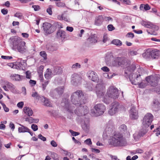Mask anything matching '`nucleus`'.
<instances>
[{"mask_svg": "<svg viewBox=\"0 0 160 160\" xmlns=\"http://www.w3.org/2000/svg\"><path fill=\"white\" fill-rule=\"evenodd\" d=\"M141 24L145 27L150 28H155L156 26L152 22L148 21H142Z\"/></svg>", "mask_w": 160, "mask_h": 160, "instance_id": "412c9836", "label": "nucleus"}, {"mask_svg": "<svg viewBox=\"0 0 160 160\" xmlns=\"http://www.w3.org/2000/svg\"><path fill=\"white\" fill-rule=\"evenodd\" d=\"M132 84H138L139 87L140 88H143L144 87L146 86V84L144 83L143 82L139 83V82H136V81H135V82H132Z\"/></svg>", "mask_w": 160, "mask_h": 160, "instance_id": "58836bf2", "label": "nucleus"}, {"mask_svg": "<svg viewBox=\"0 0 160 160\" xmlns=\"http://www.w3.org/2000/svg\"><path fill=\"white\" fill-rule=\"evenodd\" d=\"M14 16L19 19H21L22 17V14L19 12H17L15 14Z\"/></svg>", "mask_w": 160, "mask_h": 160, "instance_id": "49530a36", "label": "nucleus"}, {"mask_svg": "<svg viewBox=\"0 0 160 160\" xmlns=\"http://www.w3.org/2000/svg\"><path fill=\"white\" fill-rule=\"evenodd\" d=\"M12 39L13 50L17 51L21 53H23L27 50V47L25 46V42L22 41L19 38H13Z\"/></svg>", "mask_w": 160, "mask_h": 160, "instance_id": "f03ea898", "label": "nucleus"}, {"mask_svg": "<svg viewBox=\"0 0 160 160\" xmlns=\"http://www.w3.org/2000/svg\"><path fill=\"white\" fill-rule=\"evenodd\" d=\"M158 75H154L147 77L146 79L152 86L154 87L158 84Z\"/></svg>", "mask_w": 160, "mask_h": 160, "instance_id": "9d476101", "label": "nucleus"}, {"mask_svg": "<svg viewBox=\"0 0 160 160\" xmlns=\"http://www.w3.org/2000/svg\"><path fill=\"white\" fill-rule=\"evenodd\" d=\"M52 158L55 160H58V155L55 153H53L51 154Z\"/></svg>", "mask_w": 160, "mask_h": 160, "instance_id": "3c124183", "label": "nucleus"}, {"mask_svg": "<svg viewBox=\"0 0 160 160\" xmlns=\"http://www.w3.org/2000/svg\"><path fill=\"white\" fill-rule=\"evenodd\" d=\"M42 28L45 35H48L53 32L56 29V28L51 23L45 22L43 23Z\"/></svg>", "mask_w": 160, "mask_h": 160, "instance_id": "423d86ee", "label": "nucleus"}, {"mask_svg": "<svg viewBox=\"0 0 160 160\" xmlns=\"http://www.w3.org/2000/svg\"><path fill=\"white\" fill-rule=\"evenodd\" d=\"M107 95L108 97L114 99H117L119 96V91L115 87L112 86L110 87L107 92Z\"/></svg>", "mask_w": 160, "mask_h": 160, "instance_id": "39448f33", "label": "nucleus"}, {"mask_svg": "<svg viewBox=\"0 0 160 160\" xmlns=\"http://www.w3.org/2000/svg\"><path fill=\"white\" fill-rule=\"evenodd\" d=\"M142 57L145 59H148L151 57L150 54V51H146L144 53L142 54Z\"/></svg>", "mask_w": 160, "mask_h": 160, "instance_id": "e433bc0d", "label": "nucleus"}, {"mask_svg": "<svg viewBox=\"0 0 160 160\" xmlns=\"http://www.w3.org/2000/svg\"><path fill=\"white\" fill-rule=\"evenodd\" d=\"M81 78L77 74H73L71 77V82L75 85H78L80 83Z\"/></svg>", "mask_w": 160, "mask_h": 160, "instance_id": "4468645a", "label": "nucleus"}, {"mask_svg": "<svg viewBox=\"0 0 160 160\" xmlns=\"http://www.w3.org/2000/svg\"><path fill=\"white\" fill-rule=\"evenodd\" d=\"M130 117L132 119H137L138 118V112L134 106H132L129 112Z\"/></svg>", "mask_w": 160, "mask_h": 160, "instance_id": "2eb2a0df", "label": "nucleus"}, {"mask_svg": "<svg viewBox=\"0 0 160 160\" xmlns=\"http://www.w3.org/2000/svg\"><path fill=\"white\" fill-rule=\"evenodd\" d=\"M57 36L58 38H61L64 39L66 37L65 32L62 30H59L57 33Z\"/></svg>", "mask_w": 160, "mask_h": 160, "instance_id": "7c9ffc66", "label": "nucleus"}, {"mask_svg": "<svg viewBox=\"0 0 160 160\" xmlns=\"http://www.w3.org/2000/svg\"><path fill=\"white\" fill-rule=\"evenodd\" d=\"M80 64L78 63H76L72 65V69H76L78 67L80 68Z\"/></svg>", "mask_w": 160, "mask_h": 160, "instance_id": "13d9d810", "label": "nucleus"}, {"mask_svg": "<svg viewBox=\"0 0 160 160\" xmlns=\"http://www.w3.org/2000/svg\"><path fill=\"white\" fill-rule=\"evenodd\" d=\"M24 105L23 102H18L17 104V106L19 108H22L23 107Z\"/></svg>", "mask_w": 160, "mask_h": 160, "instance_id": "338daca9", "label": "nucleus"}, {"mask_svg": "<svg viewBox=\"0 0 160 160\" xmlns=\"http://www.w3.org/2000/svg\"><path fill=\"white\" fill-rule=\"evenodd\" d=\"M32 96L35 98L36 99H38L40 100H41V99L42 98L41 97H42L41 96L36 92H33L32 94Z\"/></svg>", "mask_w": 160, "mask_h": 160, "instance_id": "473e14b6", "label": "nucleus"}, {"mask_svg": "<svg viewBox=\"0 0 160 160\" xmlns=\"http://www.w3.org/2000/svg\"><path fill=\"white\" fill-rule=\"evenodd\" d=\"M23 110L25 113L28 116H32L33 113V111L31 108L27 107L23 108Z\"/></svg>", "mask_w": 160, "mask_h": 160, "instance_id": "5701e85b", "label": "nucleus"}, {"mask_svg": "<svg viewBox=\"0 0 160 160\" xmlns=\"http://www.w3.org/2000/svg\"><path fill=\"white\" fill-rule=\"evenodd\" d=\"M8 88L13 92H15L16 91L15 90V86L11 83L10 82L9 85H8Z\"/></svg>", "mask_w": 160, "mask_h": 160, "instance_id": "72a5a7b5", "label": "nucleus"}, {"mask_svg": "<svg viewBox=\"0 0 160 160\" xmlns=\"http://www.w3.org/2000/svg\"><path fill=\"white\" fill-rule=\"evenodd\" d=\"M134 36V34L132 32H128L126 35L127 37L131 38H133Z\"/></svg>", "mask_w": 160, "mask_h": 160, "instance_id": "4d7b16f0", "label": "nucleus"}, {"mask_svg": "<svg viewBox=\"0 0 160 160\" xmlns=\"http://www.w3.org/2000/svg\"><path fill=\"white\" fill-rule=\"evenodd\" d=\"M33 118L31 117H29L26 118L25 119V120L26 122H28L29 123H33Z\"/></svg>", "mask_w": 160, "mask_h": 160, "instance_id": "de8ad7c7", "label": "nucleus"}, {"mask_svg": "<svg viewBox=\"0 0 160 160\" xmlns=\"http://www.w3.org/2000/svg\"><path fill=\"white\" fill-rule=\"evenodd\" d=\"M153 116L150 113H147L144 116L142 124L144 127L148 128L151 124L153 120Z\"/></svg>", "mask_w": 160, "mask_h": 160, "instance_id": "0eeeda50", "label": "nucleus"}, {"mask_svg": "<svg viewBox=\"0 0 160 160\" xmlns=\"http://www.w3.org/2000/svg\"><path fill=\"white\" fill-rule=\"evenodd\" d=\"M140 135L143 137L147 132V130L146 129L141 130L139 132Z\"/></svg>", "mask_w": 160, "mask_h": 160, "instance_id": "37998d69", "label": "nucleus"}, {"mask_svg": "<svg viewBox=\"0 0 160 160\" xmlns=\"http://www.w3.org/2000/svg\"><path fill=\"white\" fill-rule=\"evenodd\" d=\"M88 77L89 79L94 82L97 81L98 80V77L97 74L93 71L89 72Z\"/></svg>", "mask_w": 160, "mask_h": 160, "instance_id": "a211bd4d", "label": "nucleus"}, {"mask_svg": "<svg viewBox=\"0 0 160 160\" xmlns=\"http://www.w3.org/2000/svg\"><path fill=\"white\" fill-rule=\"evenodd\" d=\"M95 90L98 97H102L105 92V86L102 83H98L96 86Z\"/></svg>", "mask_w": 160, "mask_h": 160, "instance_id": "6e6552de", "label": "nucleus"}, {"mask_svg": "<svg viewBox=\"0 0 160 160\" xmlns=\"http://www.w3.org/2000/svg\"><path fill=\"white\" fill-rule=\"evenodd\" d=\"M22 64L20 62H17L16 65H15L14 66H13L14 68H16L18 70H21L22 69Z\"/></svg>", "mask_w": 160, "mask_h": 160, "instance_id": "c9c22d12", "label": "nucleus"}, {"mask_svg": "<svg viewBox=\"0 0 160 160\" xmlns=\"http://www.w3.org/2000/svg\"><path fill=\"white\" fill-rule=\"evenodd\" d=\"M55 90L59 94H62L63 92L64 88L62 87H58Z\"/></svg>", "mask_w": 160, "mask_h": 160, "instance_id": "4c0bfd02", "label": "nucleus"}, {"mask_svg": "<svg viewBox=\"0 0 160 160\" xmlns=\"http://www.w3.org/2000/svg\"><path fill=\"white\" fill-rule=\"evenodd\" d=\"M40 55L42 57L44 60L47 59V54L45 52L42 51L40 52Z\"/></svg>", "mask_w": 160, "mask_h": 160, "instance_id": "a18cd8bd", "label": "nucleus"}, {"mask_svg": "<svg viewBox=\"0 0 160 160\" xmlns=\"http://www.w3.org/2000/svg\"><path fill=\"white\" fill-rule=\"evenodd\" d=\"M38 138L43 141L46 140V138L45 137L43 136L41 134H39L38 135Z\"/></svg>", "mask_w": 160, "mask_h": 160, "instance_id": "0e129e2a", "label": "nucleus"}, {"mask_svg": "<svg viewBox=\"0 0 160 160\" xmlns=\"http://www.w3.org/2000/svg\"><path fill=\"white\" fill-rule=\"evenodd\" d=\"M113 60V56L112 53H107L105 58V62L107 65L110 66L112 60Z\"/></svg>", "mask_w": 160, "mask_h": 160, "instance_id": "f3484780", "label": "nucleus"}, {"mask_svg": "<svg viewBox=\"0 0 160 160\" xmlns=\"http://www.w3.org/2000/svg\"><path fill=\"white\" fill-rule=\"evenodd\" d=\"M88 108L87 106H80L75 111V113L79 116L85 115L88 112Z\"/></svg>", "mask_w": 160, "mask_h": 160, "instance_id": "9b49d317", "label": "nucleus"}, {"mask_svg": "<svg viewBox=\"0 0 160 160\" xmlns=\"http://www.w3.org/2000/svg\"><path fill=\"white\" fill-rule=\"evenodd\" d=\"M103 21V17L102 15H99L96 17L94 24L95 25L99 26L101 25Z\"/></svg>", "mask_w": 160, "mask_h": 160, "instance_id": "aec40b11", "label": "nucleus"}, {"mask_svg": "<svg viewBox=\"0 0 160 160\" xmlns=\"http://www.w3.org/2000/svg\"><path fill=\"white\" fill-rule=\"evenodd\" d=\"M19 125L21 126L18 128V132H28L29 129L25 126L19 124Z\"/></svg>", "mask_w": 160, "mask_h": 160, "instance_id": "c85d7f7f", "label": "nucleus"}, {"mask_svg": "<svg viewBox=\"0 0 160 160\" xmlns=\"http://www.w3.org/2000/svg\"><path fill=\"white\" fill-rule=\"evenodd\" d=\"M108 30L109 31H112L115 29L114 27L112 24H109L107 27Z\"/></svg>", "mask_w": 160, "mask_h": 160, "instance_id": "6e6d98bb", "label": "nucleus"}, {"mask_svg": "<svg viewBox=\"0 0 160 160\" xmlns=\"http://www.w3.org/2000/svg\"><path fill=\"white\" fill-rule=\"evenodd\" d=\"M51 6H50L47 9V12L50 15H52V10L51 8Z\"/></svg>", "mask_w": 160, "mask_h": 160, "instance_id": "680f3d73", "label": "nucleus"}, {"mask_svg": "<svg viewBox=\"0 0 160 160\" xmlns=\"http://www.w3.org/2000/svg\"><path fill=\"white\" fill-rule=\"evenodd\" d=\"M26 78H27L30 79L31 78V73L29 71H28L26 72Z\"/></svg>", "mask_w": 160, "mask_h": 160, "instance_id": "bf43d9fd", "label": "nucleus"}, {"mask_svg": "<svg viewBox=\"0 0 160 160\" xmlns=\"http://www.w3.org/2000/svg\"><path fill=\"white\" fill-rule=\"evenodd\" d=\"M120 59V57H113V60H112L110 66L112 67L117 66L118 65V62H119V60Z\"/></svg>", "mask_w": 160, "mask_h": 160, "instance_id": "bb28decb", "label": "nucleus"}, {"mask_svg": "<svg viewBox=\"0 0 160 160\" xmlns=\"http://www.w3.org/2000/svg\"><path fill=\"white\" fill-rule=\"evenodd\" d=\"M109 144L114 146H123L126 143L125 139L121 134H115L108 141Z\"/></svg>", "mask_w": 160, "mask_h": 160, "instance_id": "20e7f679", "label": "nucleus"}, {"mask_svg": "<svg viewBox=\"0 0 160 160\" xmlns=\"http://www.w3.org/2000/svg\"><path fill=\"white\" fill-rule=\"evenodd\" d=\"M61 105L64 108L69 112H72L74 108L71 106V104H70V103L67 99H63L62 101L61 102Z\"/></svg>", "mask_w": 160, "mask_h": 160, "instance_id": "ddd939ff", "label": "nucleus"}, {"mask_svg": "<svg viewBox=\"0 0 160 160\" xmlns=\"http://www.w3.org/2000/svg\"><path fill=\"white\" fill-rule=\"evenodd\" d=\"M133 137L134 139L137 140L138 139L141 137V136L140 135L139 132H136L133 135Z\"/></svg>", "mask_w": 160, "mask_h": 160, "instance_id": "79ce46f5", "label": "nucleus"}, {"mask_svg": "<svg viewBox=\"0 0 160 160\" xmlns=\"http://www.w3.org/2000/svg\"><path fill=\"white\" fill-rule=\"evenodd\" d=\"M53 74V72H52L51 70L48 68L46 71L44 76L48 80L52 77Z\"/></svg>", "mask_w": 160, "mask_h": 160, "instance_id": "393cba45", "label": "nucleus"}, {"mask_svg": "<svg viewBox=\"0 0 160 160\" xmlns=\"http://www.w3.org/2000/svg\"><path fill=\"white\" fill-rule=\"evenodd\" d=\"M151 57L152 59H157L160 56V51L157 49H154L150 51Z\"/></svg>", "mask_w": 160, "mask_h": 160, "instance_id": "dca6fc26", "label": "nucleus"}, {"mask_svg": "<svg viewBox=\"0 0 160 160\" xmlns=\"http://www.w3.org/2000/svg\"><path fill=\"white\" fill-rule=\"evenodd\" d=\"M1 12L4 15L7 14L8 12V11L5 8L2 9L1 10Z\"/></svg>", "mask_w": 160, "mask_h": 160, "instance_id": "774afa93", "label": "nucleus"}, {"mask_svg": "<svg viewBox=\"0 0 160 160\" xmlns=\"http://www.w3.org/2000/svg\"><path fill=\"white\" fill-rule=\"evenodd\" d=\"M55 3L57 6L59 7H62L65 6V4L63 2H56Z\"/></svg>", "mask_w": 160, "mask_h": 160, "instance_id": "c03bdc74", "label": "nucleus"}, {"mask_svg": "<svg viewBox=\"0 0 160 160\" xmlns=\"http://www.w3.org/2000/svg\"><path fill=\"white\" fill-rule=\"evenodd\" d=\"M31 128L34 131H37L38 129V126L35 124H32V125Z\"/></svg>", "mask_w": 160, "mask_h": 160, "instance_id": "864d4df0", "label": "nucleus"}, {"mask_svg": "<svg viewBox=\"0 0 160 160\" xmlns=\"http://www.w3.org/2000/svg\"><path fill=\"white\" fill-rule=\"evenodd\" d=\"M32 8H34L35 11H38L39 10L40 7L38 5H32Z\"/></svg>", "mask_w": 160, "mask_h": 160, "instance_id": "69168bd1", "label": "nucleus"}, {"mask_svg": "<svg viewBox=\"0 0 160 160\" xmlns=\"http://www.w3.org/2000/svg\"><path fill=\"white\" fill-rule=\"evenodd\" d=\"M97 42V38L96 34L92 35L87 40V42L89 44H93Z\"/></svg>", "mask_w": 160, "mask_h": 160, "instance_id": "6ab92c4d", "label": "nucleus"}, {"mask_svg": "<svg viewBox=\"0 0 160 160\" xmlns=\"http://www.w3.org/2000/svg\"><path fill=\"white\" fill-rule=\"evenodd\" d=\"M138 54L137 51L134 50H130L129 52V54L131 56L136 55Z\"/></svg>", "mask_w": 160, "mask_h": 160, "instance_id": "8fccbe9b", "label": "nucleus"}, {"mask_svg": "<svg viewBox=\"0 0 160 160\" xmlns=\"http://www.w3.org/2000/svg\"><path fill=\"white\" fill-rule=\"evenodd\" d=\"M103 20L108 22L109 21H112V19L110 17L104 16L103 18Z\"/></svg>", "mask_w": 160, "mask_h": 160, "instance_id": "09e8293b", "label": "nucleus"}, {"mask_svg": "<svg viewBox=\"0 0 160 160\" xmlns=\"http://www.w3.org/2000/svg\"><path fill=\"white\" fill-rule=\"evenodd\" d=\"M10 77L13 80L17 81H21L25 78V77L24 76L15 74H12Z\"/></svg>", "mask_w": 160, "mask_h": 160, "instance_id": "4be33fe9", "label": "nucleus"}, {"mask_svg": "<svg viewBox=\"0 0 160 160\" xmlns=\"http://www.w3.org/2000/svg\"><path fill=\"white\" fill-rule=\"evenodd\" d=\"M43 68L44 67L42 65H41L38 69V72L40 77L42 76Z\"/></svg>", "mask_w": 160, "mask_h": 160, "instance_id": "ea45409f", "label": "nucleus"}, {"mask_svg": "<svg viewBox=\"0 0 160 160\" xmlns=\"http://www.w3.org/2000/svg\"><path fill=\"white\" fill-rule=\"evenodd\" d=\"M69 132L71 133L72 136H77L79 134V132H74L72 130H69Z\"/></svg>", "mask_w": 160, "mask_h": 160, "instance_id": "603ef678", "label": "nucleus"}, {"mask_svg": "<svg viewBox=\"0 0 160 160\" xmlns=\"http://www.w3.org/2000/svg\"><path fill=\"white\" fill-rule=\"evenodd\" d=\"M120 105L117 102H113L111 104V108L108 111V113L111 115L115 114L119 109Z\"/></svg>", "mask_w": 160, "mask_h": 160, "instance_id": "f8f14e48", "label": "nucleus"}, {"mask_svg": "<svg viewBox=\"0 0 160 160\" xmlns=\"http://www.w3.org/2000/svg\"><path fill=\"white\" fill-rule=\"evenodd\" d=\"M95 116H97L102 115L106 110V107L103 104H98L94 107Z\"/></svg>", "mask_w": 160, "mask_h": 160, "instance_id": "1a4fd4ad", "label": "nucleus"}, {"mask_svg": "<svg viewBox=\"0 0 160 160\" xmlns=\"http://www.w3.org/2000/svg\"><path fill=\"white\" fill-rule=\"evenodd\" d=\"M83 96L84 94L82 91L77 90L72 94L71 97V101L76 106L81 105L85 103L82 99Z\"/></svg>", "mask_w": 160, "mask_h": 160, "instance_id": "7ed1b4c3", "label": "nucleus"}, {"mask_svg": "<svg viewBox=\"0 0 160 160\" xmlns=\"http://www.w3.org/2000/svg\"><path fill=\"white\" fill-rule=\"evenodd\" d=\"M52 72L54 75L59 74L62 73V70L60 67L56 66L53 68Z\"/></svg>", "mask_w": 160, "mask_h": 160, "instance_id": "a878e982", "label": "nucleus"}, {"mask_svg": "<svg viewBox=\"0 0 160 160\" xmlns=\"http://www.w3.org/2000/svg\"><path fill=\"white\" fill-rule=\"evenodd\" d=\"M1 104L2 106L4 111L6 112H8L9 111V109L6 107L5 104L3 103H1Z\"/></svg>", "mask_w": 160, "mask_h": 160, "instance_id": "5fc2aeb1", "label": "nucleus"}, {"mask_svg": "<svg viewBox=\"0 0 160 160\" xmlns=\"http://www.w3.org/2000/svg\"><path fill=\"white\" fill-rule=\"evenodd\" d=\"M1 58L2 59H7V60H9L12 58V57L11 56H1Z\"/></svg>", "mask_w": 160, "mask_h": 160, "instance_id": "e2e57ef3", "label": "nucleus"}, {"mask_svg": "<svg viewBox=\"0 0 160 160\" xmlns=\"http://www.w3.org/2000/svg\"><path fill=\"white\" fill-rule=\"evenodd\" d=\"M120 59L118 62V65L126 68L125 73L129 76L130 79L131 80L130 77L131 73L136 68V66L134 64H132L129 66L130 64V61L124 57H120Z\"/></svg>", "mask_w": 160, "mask_h": 160, "instance_id": "f257e3e1", "label": "nucleus"}, {"mask_svg": "<svg viewBox=\"0 0 160 160\" xmlns=\"http://www.w3.org/2000/svg\"><path fill=\"white\" fill-rule=\"evenodd\" d=\"M41 98L40 100L44 103L43 105L44 106L49 107H52V105L48 99L43 96Z\"/></svg>", "mask_w": 160, "mask_h": 160, "instance_id": "b1692460", "label": "nucleus"}, {"mask_svg": "<svg viewBox=\"0 0 160 160\" xmlns=\"http://www.w3.org/2000/svg\"><path fill=\"white\" fill-rule=\"evenodd\" d=\"M112 42L113 44L119 46H121L122 44L121 41L118 39H114Z\"/></svg>", "mask_w": 160, "mask_h": 160, "instance_id": "2f4dec72", "label": "nucleus"}, {"mask_svg": "<svg viewBox=\"0 0 160 160\" xmlns=\"http://www.w3.org/2000/svg\"><path fill=\"white\" fill-rule=\"evenodd\" d=\"M49 80H47L42 83V89L43 91L46 89V86L49 83Z\"/></svg>", "mask_w": 160, "mask_h": 160, "instance_id": "a19ab883", "label": "nucleus"}, {"mask_svg": "<svg viewBox=\"0 0 160 160\" xmlns=\"http://www.w3.org/2000/svg\"><path fill=\"white\" fill-rule=\"evenodd\" d=\"M85 142L88 145L92 144V142L91 139L88 138L85 141Z\"/></svg>", "mask_w": 160, "mask_h": 160, "instance_id": "052dcab7", "label": "nucleus"}, {"mask_svg": "<svg viewBox=\"0 0 160 160\" xmlns=\"http://www.w3.org/2000/svg\"><path fill=\"white\" fill-rule=\"evenodd\" d=\"M46 48L47 50L51 51H56L58 49V48L56 46V45H51L50 44H48L46 45Z\"/></svg>", "mask_w": 160, "mask_h": 160, "instance_id": "cd10ccee", "label": "nucleus"}, {"mask_svg": "<svg viewBox=\"0 0 160 160\" xmlns=\"http://www.w3.org/2000/svg\"><path fill=\"white\" fill-rule=\"evenodd\" d=\"M119 128L121 132L123 133H124L127 131V126L124 124L121 125L119 127Z\"/></svg>", "mask_w": 160, "mask_h": 160, "instance_id": "f704fd0d", "label": "nucleus"}, {"mask_svg": "<svg viewBox=\"0 0 160 160\" xmlns=\"http://www.w3.org/2000/svg\"><path fill=\"white\" fill-rule=\"evenodd\" d=\"M137 71L138 72V73H137V74L135 73H133L132 75V76H134V77H136V80H137V78H138L139 76L142 75L144 73V70L142 68H138Z\"/></svg>", "mask_w": 160, "mask_h": 160, "instance_id": "c756f323", "label": "nucleus"}]
</instances>
